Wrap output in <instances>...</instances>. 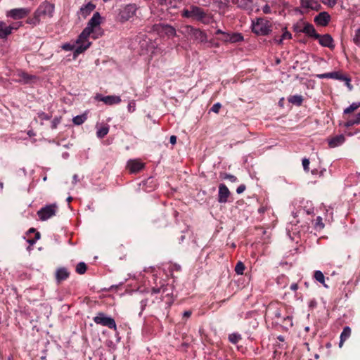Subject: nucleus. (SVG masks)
Masks as SVG:
<instances>
[{
    "label": "nucleus",
    "mask_w": 360,
    "mask_h": 360,
    "mask_svg": "<svg viewBox=\"0 0 360 360\" xmlns=\"http://www.w3.org/2000/svg\"><path fill=\"white\" fill-rule=\"evenodd\" d=\"M101 24H89V25L82 32L76 40L77 47L75 55H79L85 51L90 46L91 42L89 38L97 39L103 34V30L101 27Z\"/></svg>",
    "instance_id": "nucleus-1"
},
{
    "label": "nucleus",
    "mask_w": 360,
    "mask_h": 360,
    "mask_svg": "<svg viewBox=\"0 0 360 360\" xmlns=\"http://www.w3.org/2000/svg\"><path fill=\"white\" fill-rule=\"evenodd\" d=\"M171 291V287H169L168 285H162L160 287H153L151 290L150 296L153 297L155 295L160 294V296L159 297H155V298L152 299V303L158 302L160 303V302L165 300V299L167 298L166 302L167 303H171L172 302V299L170 297V295L172 292Z\"/></svg>",
    "instance_id": "nucleus-2"
},
{
    "label": "nucleus",
    "mask_w": 360,
    "mask_h": 360,
    "mask_svg": "<svg viewBox=\"0 0 360 360\" xmlns=\"http://www.w3.org/2000/svg\"><path fill=\"white\" fill-rule=\"evenodd\" d=\"M54 6L49 2L42 3L34 13V18L37 21L44 20L52 17Z\"/></svg>",
    "instance_id": "nucleus-3"
},
{
    "label": "nucleus",
    "mask_w": 360,
    "mask_h": 360,
    "mask_svg": "<svg viewBox=\"0 0 360 360\" xmlns=\"http://www.w3.org/2000/svg\"><path fill=\"white\" fill-rule=\"evenodd\" d=\"M207 15L206 12L197 6H191L182 11V16L192 20H202Z\"/></svg>",
    "instance_id": "nucleus-4"
},
{
    "label": "nucleus",
    "mask_w": 360,
    "mask_h": 360,
    "mask_svg": "<svg viewBox=\"0 0 360 360\" xmlns=\"http://www.w3.org/2000/svg\"><path fill=\"white\" fill-rule=\"evenodd\" d=\"M94 321L96 324L108 327L110 329L115 330L117 328L115 320L110 316H107L103 312L98 313V314L94 318Z\"/></svg>",
    "instance_id": "nucleus-5"
},
{
    "label": "nucleus",
    "mask_w": 360,
    "mask_h": 360,
    "mask_svg": "<svg viewBox=\"0 0 360 360\" xmlns=\"http://www.w3.org/2000/svg\"><path fill=\"white\" fill-rule=\"evenodd\" d=\"M137 6L134 4H130L122 8L120 12V18L122 20H134L136 15Z\"/></svg>",
    "instance_id": "nucleus-6"
},
{
    "label": "nucleus",
    "mask_w": 360,
    "mask_h": 360,
    "mask_svg": "<svg viewBox=\"0 0 360 360\" xmlns=\"http://www.w3.org/2000/svg\"><path fill=\"white\" fill-rule=\"evenodd\" d=\"M57 206L56 204L46 205L37 212L39 219L46 221L53 216L56 215Z\"/></svg>",
    "instance_id": "nucleus-7"
},
{
    "label": "nucleus",
    "mask_w": 360,
    "mask_h": 360,
    "mask_svg": "<svg viewBox=\"0 0 360 360\" xmlns=\"http://www.w3.org/2000/svg\"><path fill=\"white\" fill-rule=\"evenodd\" d=\"M317 77H319V79L330 78L340 81H345L346 85L349 87V89H352L350 79L341 75L339 72H331L328 73L319 74L317 75Z\"/></svg>",
    "instance_id": "nucleus-8"
},
{
    "label": "nucleus",
    "mask_w": 360,
    "mask_h": 360,
    "mask_svg": "<svg viewBox=\"0 0 360 360\" xmlns=\"http://www.w3.org/2000/svg\"><path fill=\"white\" fill-rule=\"evenodd\" d=\"M29 13L30 10L27 8H14L7 11L6 15L13 20H20L26 17Z\"/></svg>",
    "instance_id": "nucleus-9"
},
{
    "label": "nucleus",
    "mask_w": 360,
    "mask_h": 360,
    "mask_svg": "<svg viewBox=\"0 0 360 360\" xmlns=\"http://www.w3.org/2000/svg\"><path fill=\"white\" fill-rule=\"evenodd\" d=\"M252 31L257 35H267L271 31V24H251Z\"/></svg>",
    "instance_id": "nucleus-10"
},
{
    "label": "nucleus",
    "mask_w": 360,
    "mask_h": 360,
    "mask_svg": "<svg viewBox=\"0 0 360 360\" xmlns=\"http://www.w3.org/2000/svg\"><path fill=\"white\" fill-rule=\"evenodd\" d=\"M153 29L160 32L161 36L164 34L168 36H174L176 33L175 29L169 24H155Z\"/></svg>",
    "instance_id": "nucleus-11"
},
{
    "label": "nucleus",
    "mask_w": 360,
    "mask_h": 360,
    "mask_svg": "<svg viewBox=\"0 0 360 360\" xmlns=\"http://www.w3.org/2000/svg\"><path fill=\"white\" fill-rule=\"evenodd\" d=\"M95 100L98 101H102L106 105H114V104H118L121 102V98L118 96H103L101 94H96L95 96Z\"/></svg>",
    "instance_id": "nucleus-12"
},
{
    "label": "nucleus",
    "mask_w": 360,
    "mask_h": 360,
    "mask_svg": "<svg viewBox=\"0 0 360 360\" xmlns=\"http://www.w3.org/2000/svg\"><path fill=\"white\" fill-rule=\"evenodd\" d=\"M95 8H96V6L91 2H89L88 4H86L84 6H82L80 8L79 11L77 13L79 20H85L86 18L88 15H89L90 13L95 9Z\"/></svg>",
    "instance_id": "nucleus-13"
},
{
    "label": "nucleus",
    "mask_w": 360,
    "mask_h": 360,
    "mask_svg": "<svg viewBox=\"0 0 360 360\" xmlns=\"http://www.w3.org/2000/svg\"><path fill=\"white\" fill-rule=\"evenodd\" d=\"M297 28H299L300 31L305 33L309 37L314 39L319 37V34L316 33L311 24H297Z\"/></svg>",
    "instance_id": "nucleus-14"
},
{
    "label": "nucleus",
    "mask_w": 360,
    "mask_h": 360,
    "mask_svg": "<svg viewBox=\"0 0 360 360\" xmlns=\"http://www.w3.org/2000/svg\"><path fill=\"white\" fill-rule=\"evenodd\" d=\"M230 195V191L227 186L221 184L219 186V193H218V201L220 203H225L228 201V198Z\"/></svg>",
    "instance_id": "nucleus-15"
},
{
    "label": "nucleus",
    "mask_w": 360,
    "mask_h": 360,
    "mask_svg": "<svg viewBox=\"0 0 360 360\" xmlns=\"http://www.w3.org/2000/svg\"><path fill=\"white\" fill-rule=\"evenodd\" d=\"M144 167V164L139 160H130L127 162V168L131 173H137Z\"/></svg>",
    "instance_id": "nucleus-16"
},
{
    "label": "nucleus",
    "mask_w": 360,
    "mask_h": 360,
    "mask_svg": "<svg viewBox=\"0 0 360 360\" xmlns=\"http://www.w3.org/2000/svg\"><path fill=\"white\" fill-rule=\"evenodd\" d=\"M316 39H318L319 44L323 46L328 47L330 49H333L335 46L333 44V39L330 34H319V37H316Z\"/></svg>",
    "instance_id": "nucleus-17"
},
{
    "label": "nucleus",
    "mask_w": 360,
    "mask_h": 360,
    "mask_svg": "<svg viewBox=\"0 0 360 360\" xmlns=\"http://www.w3.org/2000/svg\"><path fill=\"white\" fill-rule=\"evenodd\" d=\"M16 75L19 77L18 82L23 84H30L37 79L36 76L29 75L24 71L18 72Z\"/></svg>",
    "instance_id": "nucleus-18"
},
{
    "label": "nucleus",
    "mask_w": 360,
    "mask_h": 360,
    "mask_svg": "<svg viewBox=\"0 0 360 360\" xmlns=\"http://www.w3.org/2000/svg\"><path fill=\"white\" fill-rule=\"evenodd\" d=\"M18 27L7 25V24H0V38L6 37L10 34L13 30H17Z\"/></svg>",
    "instance_id": "nucleus-19"
},
{
    "label": "nucleus",
    "mask_w": 360,
    "mask_h": 360,
    "mask_svg": "<svg viewBox=\"0 0 360 360\" xmlns=\"http://www.w3.org/2000/svg\"><path fill=\"white\" fill-rule=\"evenodd\" d=\"M69 272L66 268L61 267L57 269L56 272V279L59 283L61 281L67 279L69 276Z\"/></svg>",
    "instance_id": "nucleus-20"
},
{
    "label": "nucleus",
    "mask_w": 360,
    "mask_h": 360,
    "mask_svg": "<svg viewBox=\"0 0 360 360\" xmlns=\"http://www.w3.org/2000/svg\"><path fill=\"white\" fill-rule=\"evenodd\" d=\"M345 141L344 135L340 134L335 136L328 141V145L330 148H335L342 145Z\"/></svg>",
    "instance_id": "nucleus-21"
},
{
    "label": "nucleus",
    "mask_w": 360,
    "mask_h": 360,
    "mask_svg": "<svg viewBox=\"0 0 360 360\" xmlns=\"http://www.w3.org/2000/svg\"><path fill=\"white\" fill-rule=\"evenodd\" d=\"M301 6L303 8L318 10L320 4L316 0H300Z\"/></svg>",
    "instance_id": "nucleus-22"
},
{
    "label": "nucleus",
    "mask_w": 360,
    "mask_h": 360,
    "mask_svg": "<svg viewBox=\"0 0 360 360\" xmlns=\"http://www.w3.org/2000/svg\"><path fill=\"white\" fill-rule=\"evenodd\" d=\"M330 16L327 12H321L314 17V22H329Z\"/></svg>",
    "instance_id": "nucleus-23"
},
{
    "label": "nucleus",
    "mask_w": 360,
    "mask_h": 360,
    "mask_svg": "<svg viewBox=\"0 0 360 360\" xmlns=\"http://www.w3.org/2000/svg\"><path fill=\"white\" fill-rule=\"evenodd\" d=\"M233 3L243 9L249 8L252 4L251 0H233Z\"/></svg>",
    "instance_id": "nucleus-24"
},
{
    "label": "nucleus",
    "mask_w": 360,
    "mask_h": 360,
    "mask_svg": "<svg viewBox=\"0 0 360 360\" xmlns=\"http://www.w3.org/2000/svg\"><path fill=\"white\" fill-rule=\"evenodd\" d=\"M351 335V328L349 326H345L343 328V330L340 335V340L339 345L340 347H342L344 342Z\"/></svg>",
    "instance_id": "nucleus-25"
},
{
    "label": "nucleus",
    "mask_w": 360,
    "mask_h": 360,
    "mask_svg": "<svg viewBox=\"0 0 360 360\" xmlns=\"http://www.w3.org/2000/svg\"><path fill=\"white\" fill-rule=\"evenodd\" d=\"M243 39V37L238 33H233L232 34H227L226 37L225 38L226 41H229L231 43H235L238 41H240Z\"/></svg>",
    "instance_id": "nucleus-26"
},
{
    "label": "nucleus",
    "mask_w": 360,
    "mask_h": 360,
    "mask_svg": "<svg viewBox=\"0 0 360 360\" xmlns=\"http://www.w3.org/2000/svg\"><path fill=\"white\" fill-rule=\"evenodd\" d=\"M360 123V110L357 113V115L354 117L348 120L346 123L345 124V126L346 127H349L355 124H359Z\"/></svg>",
    "instance_id": "nucleus-27"
},
{
    "label": "nucleus",
    "mask_w": 360,
    "mask_h": 360,
    "mask_svg": "<svg viewBox=\"0 0 360 360\" xmlns=\"http://www.w3.org/2000/svg\"><path fill=\"white\" fill-rule=\"evenodd\" d=\"M77 47V44L76 43V40L71 43H65L64 44L62 45L61 48L65 50V51H73L74 50V53L75 52V50ZM77 55H75L74 54V56L76 57Z\"/></svg>",
    "instance_id": "nucleus-28"
},
{
    "label": "nucleus",
    "mask_w": 360,
    "mask_h": 360,
    "mask_svg": "<svg viewBox=\"0 0 360 360\" xmlns=\"http://www.w3.org/2000/svg\"><path fill=\"white\" fill-rule=\"evenodd\" d=\"M288 101L292 104L300 106L302 103L303 98L300 95H294L288 98Z\"/></svg>",
    "instance_id": "nucleus-29"
},
{
    "label": "nucleus",
    "mask_w": 360,
    "mask_h": 360,
    "mask_svg": "<svg viewBox=\"0 0 360 360\" xmlns=\"http://www.w3.org/2000/svg\"><path fill=\"white\" fill-rule=\"evenodd\" d=\"M87 119V116L86 114H82L80 115H77L73 117L72 122L75 125H80L83 124Z\"/></svg>",
    "instance_id": "nucleus-30"
},
{
    "label": "nucleus",
    "mask_w": 360,
    "mask_h": 360,
    "mask_svg": "<svg viewBox=\"0 0 360 360\" xmlns=\"http://www.w3.org/2000/svg\"><path fill=\"white\" fill-rule=\"evenodd\" d=\"M108 131L109 127L108 126H104L97 130L96 135L98 138L102 139L108 134Z\"/></svg>",
    "instance_id": "nucleus-31"
},
{
    "label": "nucleus",
    "mask_w": 360,
    "mask_h": 360,
    "mask_svg": "<svg viewBox=\"0 0 360 360\" xmlns=\"http://www.w3.org/2000/svg\"><path fill=\"white\" fill-rule=\"evenodd\" d=\"M262 10L264 13H271V12H276V5L274 4H271V5L266 4L262 8Z\"/></svg>",
    "instance_id": "nucleus-32"
},
{
    "label": "nucleus",
    "mask_w": 360,
    "mask_h": 360,
    "mask_svg": "<svg viewBox=\"0 0 360 360\" xmlns=\"http://www.w3.org/2000/svg\"><path fill=\"white\" fill-rule=\"evenodd\" d=\"M360 107V103H353L344 110L345 114H349Z\"/></svg>",
    "instance_id": "nucleus-33"
},
{
    "label": "nucleus",
    "mask_w": 360,
    "mask_h": 360,
    "mask_svg": "<svg viewBox=\"0 0 360 360\" xmlns=\"http://www.w3.org/2000/svg\"><path fill=\"white\" fill-rule=\"evenodd\" d=\"M245 266L244 264L239 261L237 262L236 266H235V271L238 275H243L244 274Z\"/></svg>",
    "instance_id": "nucleus-34"
},
{
    "label": "nucleus",
    "mask_w": 360,
    "mask_h": 360,
    "mask_svg": "<svg viewBox=\"0 0 360 360\" xmlns=\"http://www.w3.org/2000/svg\"><path fill=\"white\" fill-rule=\"evenodd\" d=\"M314 278L317 281L323 284L325 287H327V285L324 284V281H325L324 275L321 271L317 270L314 272Z\"/></svg>",
    "instance_id": "nucleus-35"
},
{
    "label": "nucleus",
    "mask_w": 360,
    "mask_h": 360,
    "mask_svg": "<svg viewBox=\"0 0 360 360\" xmlns=\"http://www.w3.org/2000/svg\"><path fill=\"white\" fill-rule=\"evenodd\" d=\"M86 271V265L84 262H79L76 266V271L79 274H84Z\"/></svg>",
    "instance_id": "nucleus-36"
},
{
    "label": "nucleus",
    "mask_w": 360,
    "mask_h": 360,
    "mask_svg": "<svg viewBox=\"0 0 360 360\" xmlns=\"http://www.w3.org/2000/svg\"><path fill=\"white\" fill-rule=\"evenodd\" d=\"M240 339V335L236 333H232L229 336V341L233 344L237 343Z\"/></svg>",
    "instance_id": "nucleus-37"
},
{
    "label": "nucleus",
    "mask_w": 360,
    "mask_h": 360,
    "mask_svg": "<svg viewBox=\"0 0 360 360\" xmlns=\"http://www.w3.org/2000/svg\"><path fill=\"white\" fill-rule=\"evenodd\" d=\"M353 41L356 45L360 46V29H357L355 31V34L353 37Z\"/></svg>",
    "instance_id": "nucleus-38"
},
{
    "label": "nucleus",
    "mask_w": 360,
    "mask_h": 360,
    "mask_svg": "<svg viewBox=\"0 0 360 360\" xmlns=\"http://www.w3.org/2000/svg\"><path fill=\"white\" fill-rule=\"evenodd\" d=\"M101 16L98 12L94 13L93 16L89 20L88 22H101Z\"/></svg>",
    "instance_id": "nucleus-39"
},
{
    "label": "nucleus",
    "mask_w": 360,
    "mask_h": 360,
    "mask_svg": "<svg viewBox=\"0 0 360 360\" xmlns=\"http://www.w3.org/2000/svg\"><path fill=\"white\" fill-rule=\"evenodd\" d=\"M290 38H291V34L288 31H285L283 33L281 37L278 39V44H282V42L284 39H289Z\"/></svg>",
    "instance_id": "nucleus-40"
},
{
    "label": "nucleus",
    "mask_w": 360,
    "mask_h": 360,
    "mask_svg": "<svg viewBox=\"0 0 360 360\" xmlns=\"http://www.w3.org/2000/svg\"><path fill=\"white\" fill-rule=\"evenodd\" d=\"M61 122V117H56L51 122V129H56L58 125Z\"/></svg>",
    "instance_id": "nucleus-41"
},
{
    "label": "nucleus",
    "mask_w": 360,
    "mask_h": 360,
    "mask_svg": "<svg viewBox=\"0 0 360 360\" xmlns=\"http://www.w3.org/2000/svg\"><path fill=\"white\" fill-rule=\"evenodd\" d=\"M38 117L39 118H40L41 120H49L51 119V116L44 112H40L38 113Z\"/></svg>",
    "instance_id": "nucleus-42"
},
{
    "label": "nucleus",
    "mask_w": 360,
    "mask_h": 360,
    "mask_svg": "<svg viewBox=\"0 0 360 360\" xmlns=\"http://www.w3.org/2000/svg\"><path fill=\"white\" fill-rule=\"evenodd\" d=\"M223 178L224 179H227L231 182L237 181V178L235 176L230 174H225Z\"/></svg>",
    "instance_id": "nucleus-43"
},
{
    "label": "nucleus",
    "mask_w": 360,
    "mask_h": 360,
    "mask_svg": "<svg viewBox=\"0 0 360 360\" xmlns=\"http://www.w3.org/2000/svg\"><path fill=\"white\" fill-rule=\"evenodd\" d=\"M321 1L325 5H327L330 7H333L336 4L338 0H321Z\"/></svg>",
    "instance_id": "nucleus-44"
},
{
    "label": "nucleus",
    "mask_w": 360,
    "mask_h": 360,
    "mask_svg": "<svg viewBox=\"0 0 360 360\" xmlns=\"http://www.w3.org/2000/svg\"><path fill=\"white\" fill-rule=\"evenodd\" d=\"M309 159L307 158H304L302 160V166H303V168H304V170L305 172H308L309 171Z\"/></svg>",
    "instance_id": "nucleus-45"
},
{
    "label": "nucleus",
    "mask_w": 360,
    "mask_h": 360,
    "mask_svg": "<svg viewBox=\"0 0 360 360\" xmlns=\"http://www.w3.org/2000/svg\"><path fill=\"white\" fill-rule=\"evenodd\" d=\"M221 107V105L219 103H217L212 105V107L211 108V111L215 113H218Z\"/></svg>",
    "instance_id": "nucleus-46"
},
{
    "label": "nucleus",
    "mask_w": 360,
    "mask_h": 360,
    "mask_svg": "<svg viewBox=\"0 0 360 360\" xmlns=\"http://www.w3.org/2000/svg\"><path fill=\"white\" fill-rule=\"evenodd\" d=\"M40 238V233L39 232H36L35 233V237L34 239H30L27 240V242L30 244V245H33L36 243V241L37 240H39Z\"/></svg>",
    "instance_id": "nucleus-47"
},
{
    "label": "nucleus",
    "mask_w": 360,
    "mask_h": 360,
    "mask_svg": "<svg viewBox=\"0 0 360 360\" xmlns=\"http://www.w3.org/2000/svg\"><path fill=\"white\" fill-rule=\"evenodd\" d=\"M141 304V312L140 314L145 309L146 307L148 305V299H145V300H143L141 301L140 302Z\"/></svg>",
    "instance_id": "nucleus-48"
},
{
    "label": "nucleus",
    "mask_w": 360,
    "mask_h": 360,
    "mask_svg": "<svg viewBox=\"0 0 360 360\" xmlns=\"http://www.w3.org/2000/svg\"><path fill=\"white\" fill-rule=\"evenodd\" d=\"M128 110L129 112H134L135 110V102L134 101H131L129 104H128Z\"/></svg>",
    "instance_id": "nucleus-49"
},
{
    "label": "nucleus",
    "mask_w": 360,
    "mask_h": 360,
    "mask_svg": "<svg viewBox=\"0 0 360 360\" xmlns=\"http://www.w3.org/2000/svg\"><path fill=\"white\" fill-rule=\"evenodd\" d=\"M246 187L245 185L242 184L240 186H239L237 189H236V192L238 194H240L242 193L243 192H244V191L245 190Z\"/></svg>",
    "instance_id": "nucleus-50"
},
{
    "label": "nucleus",
    "mask_w": 360,
    "mask_h": 360,
    "mask_svg": "<svg viewBox=\"0 0 360 360\" xmlns=\"http://www.w3.org/2000/svg\"><path fill=\"white\" fill-rule=\"evenodd\" d=\"M274 316L276 318H277L278 319L282 318V316H281V311L279 309H276L274 312Z\"/></svg>",
    "instance_id": "nucleus-51"
},
{
    "label": "nucleus",
    "mask_w": 360,
    "mask_h": 360,
    "mask_svg": "<svg viewBox=\"0 0 360 360\" xmlns=\"http://www.w3.org/2000/svg\"><path fill=\"white\" fill-rule=\"evenodd\" d=\"M169 142L172 145L175 144L176 143V136H174V135L171 136L170 138H169Z\"/></svg>",
    "instance_id": "nucleus-52"
},
{
    "label": "nucleus",
    "mask_w": 360,
    "mask_h": 360,
    "mask_svg": "<svg viewBox=\"0 0 360 360\" xmlns=\"http://www.w3.org/2000/svg\"><path fill=\"white\" fill-rule=\"evenodd\" d=\"M191 311H185L183 314V317L189 318L191 315Z\"/></svg>",
    "instance_id": "nucleus-53"
},
{
    "label": "nucleus",
    "mask_w": 360,
    "mask_h": 360,
    "mask_svg": "<svg viewBox=\"0 0 360 360\" xmlns=\"http://www.w3.org/2000/svg\"><path fill=\"white\" fill-rule=\"evenodd\" d=\"M290 290H293V291H296L297 289H298V285L297 283H292L290 287Z\"/></svg>",
    "instance_id": "nucleus-54"
},
{
    "label": "nucleus",
    "mask_w": 360,
    "mask_h": 360,
    "mask_svg": "<svg viewBox=\"0 0 360 360\" xmlns=\"http://www.w3.org/2000/svg\"><path fill=\"white\" fill-rule=\"evenodd\" d=\"M79 181L78 176L75 174L72 177V184H76Z\"/></svg>",
    "instance_id": "nucleus-55"
},
{
    "label": "nucleus",
    "mask_w": 360,
    "mask_h": 360,
    "mask_svg": "<svg viewBox=\"0 0 360 360\" xmlns=\"http://www.w3.org/2000/svg\"><path fill=\"white\" fill-rule=\"evenodd\" d=\"M158 1L160 4H167V0H158Z\"/></svg>",
    "instance_id": "nucleus-56"
},
{
    "label": "nucleus",
    "mask_w": 360,
    "mask_h": 360,
    "mask_svg": "<svg viewBox=\"0 0 360 360\" xmlns=\"http://www.w3.org/2000/svg\"><path fill=\"white\" fill-rule=\"evenodd\" d=\"M278 339L280 341H281V342H283V341H284V337H283V336H282V335H279V336L278 337Z\"/></svg>",
    "instance_id": "nucleus-57"
},
{
    "label": "nucleus",
    "mask_w": 360,
    "mask_h": 360,
    "mask_svg": "<svg viewBox=\"0 0 360 360\" xmlns=\"http://www.w3.org/2000/svg\"><path fill=\"white\" fill-rule=\"evenodd\" d=\"M307 213L308 214H311V213H313V210H307Z\"/></svg>",
    "instance_id": "nucleus-58"
},
{
    "label": "nucleus",
    "mask_w": 360,
    "mask_h": 360,
    "mask_svg": "<svg viewBox=\"0 0 360 360\" xmlns=\"http://www.w3.org/2000/svg\"><path fill=\"white\" fill-rule=\"evenodd\" d=\"M291 320V318L290 316H287L286 318L284 319V321H290Z\"/></svg>",
    "instance_id": "nucleus-59"
},
{
    "label": "nucleus",
    "mask_w": 360,
    "mask_h": 360,
    "mask_svg": "<svg viewBox=\"0 0 360 360\" xmlns=\"http://www.w3.org/2000/svg\"><path fill=\"white\" fill-rule=\"evenodd\" d=\"M72 200V197H68V198H67L68 202H70Z\"/></svg>",
    "instance_id": "nucleus-60"
},
{
    "label": "nucleus",
    "mask_w": 360,
    "mask_h": 360,
    "mask_svg": "<svg viewBox=\"0 0 360 360\" xmlns=\"http://www.w3.org/2000/svg\"><path fill=\"white\" fill-rule=\"evenodd\" d=\"M316 172L317 171L316 169H314V170L311 171V174H315L316 173Z\"/></svg>",
    "instance_id": "nucleus-61"
},
{
    "label": "nucleus",
    "mask_w": 360,
    "mask_h": 360,
    "mask_svg": "<svg viewBox=\"0 0 360 360\" xmlns=\"http://www.w3.org/2000/svg\"><path fill=\"white\" fill-rule=\"evenodd\" d=\"M30 232H34L35 231V229H33V228H31L29 231Z\"/></svg>",
    "instance_id": "nucleus-62"
},
{
    "label": "nucleus",
    "mask_w": 360,
    "mask_h": 360,
    "mask_svg": "<svg viewBox=\"0 0 360 360\" xmlns=\"http://www.w3.org/2000/svg\"><path fill=\"white\" fill-rule=\"evenodd\" d=\"M326 171V169L320 172V176H322L323 174V172Z\"/></svg>",
    "instance_id": "nucleus-63"
},
{
    "label": "nucleus",
    "mask_w": 360,
    "mask_h": 360,
    "mask_svg": "<svg viewBox=\"0 0 360 360\" xmlns=\"http://www.w3.org/2000/svg\"><path fill=\"white\" fill-rule=\"evenodd\" d=\"M264 211V209H263V208H260V209L259 210V212H263Z\"/></svg>",
    "instance_id": "nucleus-64"
}]
</instances>
